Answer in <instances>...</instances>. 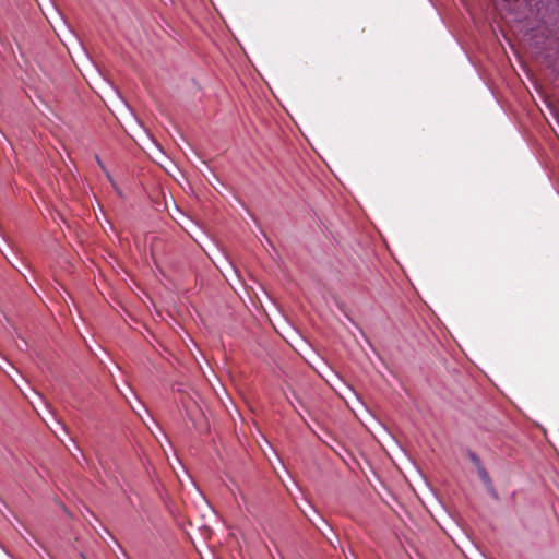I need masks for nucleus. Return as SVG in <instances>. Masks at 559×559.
<instances>
[{
  "mask_svg": "<svg viewBox=\"0 0 559 559\" xmlns=\"http://www.w3.org/2000/svg\"><path fill=\"white\" fill-rule=\"evenodd\" d=\"M473 461L476 463L477 467H478V475L479 477L485 481V483H488L489 480V477H488V474L487 472L480 466L478 460L476 459V456L473 455Z\"/></svg>",
  "mask_w": 559,
  "mask_h": 559,
  "instance_id": "f257e3e1",
  "label": "nucleus"
}]
</instances>
